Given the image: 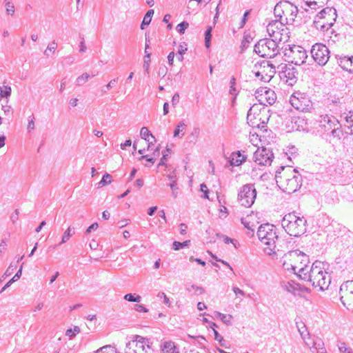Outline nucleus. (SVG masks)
I'll return each mask as SVG.
<instances>
[{"instance_id": "9d476101", "label": "nucleus", "mask_w": 353, "mask_h": 353, "mask_svg": "<svg viewBox=\"0 0 353 353\" xmlns=\"http://www.w3.org/2000/svg\"><path fill=\"white\" fill-rule=\"evenodd\" d=\"M285 56L289 62L296 65H301L305 63L307 58V51L300 46H293L285 50Z\"/></svg>"}, {"instance_id": "bf43d9fd", "label": "nucleus", "mask_w": 353, "mask_h": 353, "mask_svg": "<svg viewBox=\"0 0 353 353\" xmlns=\"http://www.w3.org/2000/svg\"><path fill=\"white\" fill-rule=\"evenodd\" d=\"M151 20H152L151 18H150V17L147 18L146 15H145L143 17V21L141 23V29L144 30L145 27L146 26H148L150 23Z\"/></svg>"}, {"instance_id": "a211bd4d", "label": "nucleus", "mask_w": 353, "mask_h": 353, "mask_svg": "<svg viewBox=\"0 0 353 353\" xmlns=\"http://www.w3.org/2000/svg\"><path fill=\"white\" fill-rule=\"evenodd\" d=\"M258 111H259V109L257 105L252 106L248 112L247 119L252 123V125H256L258 128H264L266 125L264 121H262L261 124L257 123L261 120L260 113L257 114Z\"/></svg>"}, {"instance_id": "412c9836", "label": "nucleus", "mask_w": 353, "mask_h": 353, "mask_svg": "<svg viewBox=\"0 0 353 353\" xmlns=\"http://www.w3.org/2000/svg\"><path fill=\"white\" fill-rule=\"evenodd\" d=\"M305 343L310 347L312 352H314L315 351L319 352L325 348L323 340L318 337L314 339H311L310 337H307V341H305Z\"/></svg>"}, {"instance_id": "aec40b11", "label": "nucleus", "mask_w": 353, "mask_h": 353, "mask_svg": "<svg viewBox=\"0 0 353 353\" xmlns=\"http://www.w3.org/2000/svg\"><path fill=\"white\" fill-rule=\"evenodd\" d=\"M297 72L294 68L290 66H285V69L281 72V79H283L286 83L290 85H294L296 82Z\"/></svg>"}, {"instance_id": "4be33fe9", "label": "nucleus", "mask_w": 353, "mask_h": 353, "mask_svg": "<svg viewBox=\"0 0 353 353\" xmlns=\"http://www.w3.org/2000/svg\"><path fill=\"white\" fill-rule=\"evenodd\" d=\"M339 65L345 70L348 72L353 71V57H342L338 59Z\"/></svg>"}, {"instance_id": "6e6d98bb", "label": "nucleus", "mask_w": 353, "mask_h": 353, "mask_svg": "<svg viewBox=\"0 0 353 353\" xmlns=\"http://www.w3.org/2000/svg\"><path fill=\"white\" fill-rule=\"evenodd\" d=\"M159 298L163 299V303L168 307H171V302L169 298L166 296L164 292H159L157 295Z\"/></svg>"}, {"instance_id": "8fccbe9b", "label": "nucleus", "mask_w": 353, "mask_h": 353, "mask_svg": "<svg viewBox=\"0 0 353 353\" xmlns=\"http://www.w3.org/2000/svg\"><path fill=\"white\" fill-rule=\"evenodd\" d=\"M188 26L189 23L187 21H184L181 23L178 24L176 28L179 34H184L185 30L188 28Z\"/></svg>"}, {"instance_id": "c03bdc74", "label": "nucleus", "mask_w": 353, "mask_h": 353, "mask_svg": "<svg viewBox=\"0 0 353 353\" xmlns=\"http://www.w3.org/2000/svg\"><path fill=\"white\" fill-rule=\"evenodd\" d=\"M81 332L79 326H74L73 328H69L65 332V335L70 338L75 336L77 334Z\"/></svg>"}, {"instance_id": "58836bf2", "label": "nucleus", "mask_w": 353, "mask_h": 353, "mask_svg": "<svg viewBox=\"0 0 353 353\" xmlns=\"http://www.w3.org/2000/svg\"><path fill=\"white\" fill-rule=\"evenodd\" d=\"M111 181L112 176L106 173L103 176L102 179L98 183V188H101L105 185L110 184Z\"/></svg>"}, {"instance_id": "72a5a7b5", "label": "nucleus", "mask_w": 353, "mask_h": 353, "mask_svg": "<svg viewBox=\"0 0 353 353\" xmlns=\"http://www.w3.org/2000/svg\"><path fill=\"white\" fill-rule=\"evenodd\" d=\"M298 330L301 334L302 339L305 342L307 341V337H309V333L307 331V328L304 323H301V325L297 324Z\"/></svg>"}, {"instance_id": "0e129e2a", "label": "nucleus", "mask_w": 353, "mask_h": 353, "mask_svg": "<svg viewBox=\"0 0 353 353\" xmlns=\"http://www.w3.org/2000/svg\"><path fill=\"white\" fill-rule=\"evenodd\" d=\"M99 227V225L97 223H92L90 226L88 228V229L85 231V233L88 234L90 233L92 231L96 230Z\"/></svg>"}, {"instance_id": "774afa93", "label": "nucleus", "mask_w": 353, "mask_h": 353, "mask_svg": "<svg viewBox=\"0 0 353 353\" xmlns=\"http://www.w3.org/2000/svg\"><path fill=\"white\" fill-rule=\"evenodd\" d=\"M179 94L178 93H175L173 97H172V104L174 105H176L179 101Z\"/></svg>"}, {"instance_id": "4468645a", "label": "nucleus", "mask_w": 353, "mask_h": 353, "mask_svg": "<svg viewBox=\"0 0 353 353\" xmlns=\"http://www.w3.org/2000/svg\"><path fill=\"white\" fill-rule=\"evenodd\" d=\"M272 152L267 148H258L254 153L253 160L261 165H271L273 159Z\"/></svg>"}, {"instance_id": "09e8293b", "label": "nucleus", "mask_w": 353, "mask_h": 353, "mask_svg": "<svg viewBox=\"0 0 353 353\" xmlns=\"http://www.w3.org/2000/svg\"><path fill=\"white\" fill-rule=\"evenodd\" d=\"M190 242V241H185L182 243L178 242V241H174L172 243V248L174 250H179L181 248L188 246L189 245Z\"/></svg>"}, {"instance_id": "bb28decb", "label": "nucleus", "mask_w": 353, "mask_h": 353, "mask_svg": "<svg viewBox=\"0 0 353 353\" xmlns=\"http://www.w3.org/2000/svg\"><path fill=\"white\" fill-rule=\"evenodd\" d=\"M248 219V217L242 218L241 223L248 230L247 234L250 236H252L254 234V228L256 227V225L254 223H251Z\"/></svg>"}, {"instance_id": "7ed1b4c3", "label": "nucleus", "mask_w": 353, "mask_h": 353, "mask_svg": "<svg viewBox=\"0 0 353 353\" xmlns=\"http://www.w3.org/2000/svg\"><path fill=\"white\" fill-rule=\"evenodd\" d=\"M309 257L299 250H292L285 254L283 257V267L292 270L302 279L303 274L308 269Z\"/></svg>"}, {"instance_id": "7c9ffc66", "label": "nucleus", "mask_w": 353, "mask_h": 353, "mask_svg": "<svg viewBox=\"0 0 353 353\" xmlns=\"http://www.w3.org/2000/svg\"><path fill=\"white\" fill-rule=\"evenodd\" d=\"M22 268L23 264L21 265L19 270L15 274V275L2 288V289L0 291V294L2 293L6 288L10 287L12 283L17 281L18 279H20L22 274Z\"/></svg>"}, {"instance_id": "69168bd1", "label": "nucleus", "mask_w": 353, "mask_h": 353, "mask_svg": "<svg viewBox=\"0 0 353 353\" xmlns=\"http://www.w3.org/2000/svg\"><path fill=\"white\" fill-rule=\"evenodd\" d=\"M213 332L214 335V339L219 342L224 341V339L221 336L219 333L215 330L213 329Z\"/></svg>"}, {"instance_id": "0eeeda50", "label": "nucleus", "mask_w": 353, "mask_h": 353, "mask_svg": "<svg viewBox=\"0 0 353 353\" xmlns=\"http://www.w3.org/2000/svg\"><path fill=\"white\" fill-rule=\"evenodd\" d=\"M319 126L325 132H330L339 139L343 136L341 125L338 119L332 115H321L319 120Z\"/></svg>"}, {"instance_id": "f257e3e1", "label": "nucleus", "mask_w": 353, "mask_h": 353, "mask_svg": "<svg viewBox=\"0 0 353 353\" xmlns=\"http://www.w3.org/2000/svg\"><path fill=\"white\" fill-rule=\"evenodd\" d=\"M275 180L279 188L288 194L295 192L302 184V176L290 166L281 167L276 171Z\"/></svg>"}, {"instance_id": "f3484780", "label": "nucleus", "mask_w": 353, "mask_h": 353, "mask_svg": "<svg viewBox=\"0 0 353 353\" xmlns=\"http://www.w3.org/2000/svg\"><path fill=\"white\" fill-rule=\"evenodd\" d=\"M283 10H284L285 18L283 21L286 23L294 22L298 13L297 7L289 1H283Z\"/></svg>"}, {"instance_id": "5fc2aeb1", "label": "nucleus", "mask_w": 353, "mask_h": 353, "mask_svg": "<svg viewBox=\"0 0 353 353\" xmlns=\"http://www.w3.org/2000/svg\"><path fill=\"white\" fill-rule=\"evenodd\" d=\"M305 4L308 8H310L312 10H316L317 8L322 7V5H319L318 2L316 1L315 0L306 1Z\"/></svg>"}, {"instance_id": "b1692460", "label": "nucleus", "mask_w": 353, "mask_h": 353, "mask_svg": "<svg viewBox=\"0 0 353 353\" xmlns=\"http://www.w3.org/2000/svg\"><path fill=\"white\" fill-rule=\"evenodd\" d=\"M281 285L284 290L293 294H296L299 289V285L294 281H283Z\"/></svg>"}, {"instance_id": "20e7f679", "label": "nucleus", "mask_w": 353, "mask_h": 353, "mask_svg": "<svg viewBox=\"0 0 353 353\" xmlns=\"http://www.w3.org/2000/svg\"><path fill=\"white\" fill-rule=\"evenodd\" d=\"M257 236L264 245L263 251L269 256H274L281 250L276 246V242L279 237L276 228L271 224L261 225L257 230Z\"/></svg>"}, {"instance_id": "ddd939ff", "label": "nucleus", "mask_w": 353, "mask_h": 353, "mask_svg": "<svg viewBox=\"0 0 353 353\" xmlns=\"http://www.w3.org/2000/svg\"><path fill=\"white\" fill-rule=\"evenodd\" d=\"M340 299L345 307L353 310V281H348L341 285Z\"/></svg>"}, {"instance_id": "603ef678", "label": "nucleus", "mask_w": 353, "mask_h": 353, "mask_svg": "<svg viewBox=\"0 0 353 353\" xmlns=\"http://www.w3.org/2000/svg\"><path fill=\"white\" fill-rule=\"evenodd\" d=\"M169 186L170 187L171 190H172V196L175 199L178 196V192H177V190H178V187H177V185H176V180H173L170 184H169Z\"/></svg>"}, {"instance_id": "4c0bfd02", "label": "nucleus", "mask_w": 353, "mask_h": 353, "mask_svg": "<svg viewBox=\"0 0 353 353\" xmlns=\"http://www.w3.org/2000/svg\"><path fill=\"white\" fill-rule=\"evenodd\" d=\"M286 155L288 156V159L292 160V158H295L298 155V149L292 145L289 147L285 152Z\"/></svg>"}, {"instance_id": "37998d69", "label": "nucleus", "mask_w": 353, "mask_h": 353, "mask_svg": "<svg viewBox=\"0 0 353 353\" xmlns=\"http://www.w3.org/2000/svg\"><path fill=\"white\" fill-rule=\"evenodd\" d=\"M187 290L189 292H194L195 294H202L205 292L204 289L202 287L196 285H192L190 287L187 288Z\"/></svg>"}, {"instance_id": "dca6fc26", "label": "nucleus", "mask_w": 353, "mask_h": 353, "mask_svg": "<svg viewBox=\"0 0 353 353\" xmlns=\"http://www.w3.org/2000/svg\"><path fill=\"white\" fill-rule=\"evenodd\" d=\"M259 95L256 97L260 103L263 105H272L276 100V96L274 90L263 88L258 91Z\"/></svg>"}, {"instance_id": "cd10ccee", "label": "nucleus", "mask_w": 353, "mask_h": 353, "mask_svg": "<svg viewBox=\"0 0 353 353\" xmlns=\"http://www.w3.org/2000/svg\"><path fill=\"white\" fill-rule=\"evenodd\" d=\"M148 41L146 38L145 39V55L144 57L143 68L145 69V70L147 73L149 72V67H150V56H151V53L148 52V48H149V44H148Z\"/></svg>"}, {"instance_id": "ea45409f", "label": "nucleus", "mask_w": 353, "mask_h": 353, "mask_svg": "<svg viewBox=\"0 0 353 353\" xmlns=\"http://www.w3.org/2000/svg\"><path fill=\"white\" fill-rule=\"evenodd\" d=\"M90 77V76L88 73L82 74L77 78L76 84L79 86L83 85L88 81Z\"/></svg>"}, {"instance_id": "c85d7f7f", "label": "nucleus", "mask_w": 353, "mask_h": 353, "mask_svg": "<svg viewBox=\"0 0 353 353\" xmlns=\"http://www.w3.org/2000/svg\"><path fill=\"white\" fill-rule=\"evenodd\" d=\"M283 6H284L283 1H281L275 6L274 10V13L275 17L276 18L279 19V21H283V18H284V14H283L284 10H283Z\"/></svg>"}, {"instance_id": "49530a36", "label": "nucleus", "mask_w": 353, "mask_h": 353, "mask_svg": "<svg viewBox=\"0 0 353 353\" xmlns=\"http://www.w3.org/2000/svg\"><path fill=\"white\" fill-rule=\"evenodd\" d=\"M117 351L111 345H105L99 350H97L95 353H115Z\"/></svg>"}, {"instance_id": "e433bc0d", "label": "nucleus", "mask_w": 353, "mask_h": 353, "mask_svg": "<svg viewBox=\"0 0 353 353\" xmlns=\"http://www.w3.org/2000/svg\"><path fill=\"white\" fill-rule=\"evenodd\" d=\"M185 124L183 121L180 122L177 125L176 128L174 130V137H182L183 135V131L185 129Z\"/></svg>"}, {"instance_id": "c756f323", "label": "nucleus", "mask_w": 353, "mask_h": 353, "mask_svg": "<svg viewBox=\"0 0 353 353\" xmlns=\"http://www.w3.org/2000/svg\"><path fill=\"white\" fill-rule=\"evenodd\" d=\"M345 127L350 130V133L353 134V111H350L345 117Z\"/></svg>"}, {"instance_id": "a19ab883", "label": "nucleus", "mask_w": 353, "mask_h": 353, "mask_svg": "<svg viewBox=\"0 0 353 353\" xmlns=\"http://www.w3.org/2000/svg\"><path fill=\"white\" fill-rule=\"evenodd\" d=\"M212 28L211 26H208L205 32V45L207 48L210 46V41L212 38Z\"/></svg>"}, {"instance_id": "1a4fd4ad", "label": "nucleus", "mask_w": 353, "mask_h": 353, "mask_svg": "<svg viewBox=\"0 0 353 353\" xmlns=\"http://www.w3.org/2000/svg\"><path fill=\"white\" fill-rule=\"evenodd\" d=\"M290 103L294 109L301 112H310L313 109L310 97L301 92H294L290 98Z\"/></svg>"}, {"instance_id": "052dcab7", "label": "nucleus", "mask_w": 353, "mask_h": 353, "mask_svg": "<svg viewBox=\"0 0 353 353\" xmlns=\"http://www.w3.org/2000/svg\"><path fill=\"white\" fill-rule=\"evenodd\" d=\"M186 46L187 45L185 43H183L179 45L178 50L179 54L181 55L185 53L188 50Z\"/></svg>"}, {"instance_id": "de8ad7c7", "label": "nucleus", "mask_w": 353, "mask_h": 353, "mask_svg": "<svg viewBox=\"0 0 353 353\" xmlns=\"http://www.w3.org/2000/svg\"><path fill=\"white\" fill-rule=\"evenodd\" d=\"M72 228L70 227H69L63 233V236H62V239H61V243H59L61 244V243H66L69 239L73 235L74 232L72 233Z\"/></svg>"}, {"instance_id": "2f4dec72", "label": "nucleus", "mask_w": 353, "mask_h": 353, "mask_svg": "<svg viewBox=\"0 0 353 353\" xmlns=\"http://www.w3.org/2000/svg\"><path fill=\"white\" fill-rule=\"evenodd\" d=\"M159 148H157L155 151L153 152L152 157H150L148 154L143 155L139 158V160L145 159L148 162L153 164L155 162L157 157H159Z\"/></svg>"}, {"instance_id": "6ab92c4d", "label": "nucleus", "mask_w": 353, "mask_h": 353, "mask_svg": "<svg viewBox=\"0 0 353 353\" xmlns=\"http://www.w3.org/2000/svg\"><path fill=\"white\" fill-rule=\"evenodd\" d=\"M261 65H263V70L262 72H256V76L259 77L261 75V80L264 81L270 80L276 72L275 66L267 61H263Z\"/></svg>"}, {"instance_id": "864d4df0", "label": "nucleus", "mask_w": 353, "mask_h": 353, "mask_svg": "<svg viewBox=\"0 0 353 353\" xmlns=\"http://www.w3.org/2000/svg\"><path fill=\"white\" fill-rule=\"evenodd\" d=\"M117 83V79H113L110 80L109 81V83L106 85H105L104 89L102 90V92H103L104 93L107 92L110 89L114 88Z\"/></svg>"}, {"instance_id": "3c124183", "label": "nucleus", "mask_w": 353, "mask_h": 353, "mask_svg": "<svg viewBox=\"0 0 353 353\" xmlns=\"http://www.w3.org/2000/svg\"><path fill=\"white\" fill-rule=\"evenodd\" d=\"M338 347L341 353H353L352 350L350 347H347L344 342H340Z\"/></svg>"}, {"instance_id": "2eb2a0df", "label": "nucleus", "mask_w": 353, "mask_h": 353, "mask_svg": "<svg viewBox=\"0 0 353 353\" xmlns=\"http://www.w3.org/2000/svg\"><path fill=\"white\" fill-rule=\"evenodd\" d=\"M317 17L321 19H327V21L322 22L321 25V29L324 31L328 30L332 26L336 20V12L334 8H326L319 12Z\"/></svg>"}, {"instance_id": "4d7b16f0", "label": "nucleus", "mask_w": 353, "mask_h": 353, "mask_svg": "<svg viewBox=\"0 0 353 353\" xmlns=\"http://www.w3.org/2000/svg\"><path fill=\"white\" fill-rule=\"evenodd\" d=\"M235 81H236L235 78L232 77L230 79V90H229L230 94L234 95V96L236 95V88L234 87Z\"/></svg>"}, {"instance_id": "680f3d73", "label": "nucleus", "mask_w": 353, "mask_h": 353, "mask_svg": "<svg viewBox=\"0 0 353 353\" xmlns=\"http://www.w3.org/2000/svg\"><path fill=\"white\" fill-rule=\"evenodd\" d=\"M34 117L32 116L30 117V119L28 120V130L29 131L32 130L34 129Z\"/></svg>"}, {"instance_id": "9b49d317", "label": "nucleus", "mask_w": 353, "mask_h": 353, "mask_svg": "<svg viewBox=\"0 0 353 353\" xmlns=\"http://www.w3.org/2000/svg\"><path fill=\"white\" fill-rule=\"evenodd\" d=\"M256 196V190L252 184H246L243 185L239 194L238 201L239 203L245 208L251 207Z\"/></svg>"}, {"instance_id": "f704fd0d", "label": "nucleus", "mask_w": 353, "mask_h": 353, "mask_svg": "<svg viewBox=\"0 0 353 353\" xmlns=\"http://www.w3.org/2000/svg\"><path fill=\"white\" fill-rule=\"evenodd\" d=\"M138 343L135 342H128L125 345L124 353H137Z\"/></svg>"}, {"instance_id": "a18cd8bd", "label": "nucleus", "mask_w": 353, "mask_h": 353, "mask_svg": "<svg viewBox=\"0 0 353 353\" xmlns=\"http://www.w3.org/2000/svg\"><path fill=\"white\" fill-rule=\"evenodd\" d=\"M123 299L129 302H137L139 303L141 300V297L139 295L134 296L132 294H127L124 296Z\"/></svg>"}, {"instance_id": "6e6552de", "label": "nucleus", "mask_w": 353, "mask_h": 353, "mask_svg": "<svg viewBox=\"0 0 353 353\" xmlns=\"http://www.w3.org/2000/svg\"><path fill=\"white\" fill-rule=\"evenodd\" d=\"M267 32L270 37L278 42H285L290 37L289 29L283 21L273 20L267 26Z\"/></svg>"}, {"instance_id": "473e14b6", "label": "nucleus", "mask_w": 353, "mask_h": 353, "mask_svg": "<svg viewBox=\"0 0 353 353\" xmlns=\"http://www.w3.org/2000/svg\"><path fill=\"white\" fill-rule=\"evenodd\" d=\"M132 342H135L138 343V347L137 348H141L142 350H145V345L147 343H149L148 340L141 336H136V339L134 341H132Z\"/></svg>"}, {"instance_id": "f03ea898", "label": "nucleus", "mask_w": 353, "mask_h": 353, "mask_svg": "<svg viewBox=\"0 0 353 353\" xmlns=\"http://www.w3.org/2000/svg\"><path fill=\"white\" fill-rule=\"evenodd\" d=\"M302 280L310 282L315 288L319 287L321 290L327 289L331 283L330 276L325 270V264L319 261L308 268L303 274Z\"/></svg>"}, {"instance_id": "393cba45", "label": "nucleus", "mask_w": 353, "mask_h": 353, "mask_svg": "<svg viewBox=\"0 0 353 353\" xmlns=\"http://www.w3.org/2000/svg\"><path fill=\"white\" fill-rule=\"evenodd\" d=\"M163 353H179V350L172 341H165L161 345Z\"/></svg>"}, {"instance_id": "f8f14e48", "label": "nucleus", "mask_w": 353, "mask_h": 353, "mask_svg": "<svg viewBox=\"0 0 353 353\" xmlns=\"http://www.w3.org/2000/svg\"><path fill=\"white\" fill-rule=\"evenodd\" d=\"M314 61L319 65H325L330 59L328 48L322 43H315L311 49Z\"/></svg>"}, {"instance_id": "13d9d810", "label": "nucleus", "mask_w": 353, "mask_h": 353, "mask_svg": "<svg viewBox=\"0 0 353 353\" xmlns=\"http://www.w3.org/2000/svg\"><path fill=\"white\" fill-rule=\"evenodd\" d=\"M134 308L136 311H137L139 312L146 313L148 312V310L143 305H141V304L134 305Z\"/></svg>"}, {"instance_id": "39448f33", "label": "nucleus", "mask_w": 353, "mask_h": 353, "mask_svg": "<svg viewBox=\"0 0 353 353\" xmlns=\"http://www.w3.org/2000/svg\"><path fill=\"white\" fill-rule=\"evenodd\" d=\"M307 221L303 216H298L295 212L285 214L281 225L285 232L293 236H299L306 232Z\"/></svg>"}, {"instance_id": "5701e85b", "label": "nucleus", "mask_w": 353, "mask_h": 353, "mask_svg": "<svg viewBox=\"0 0 353 353\" xmlns=\"http://www.w3.org/2000/svg\"><path fill=\"white\" fill-rule=\"evenodd\" d=\"M140 136L142 139L148 142V150H149L153 145V143L156 141L155 137L146 127L141 128L140 130Z\"/></svg>"}, {"instance_id": "e2e57ef3", "label": "nucleus", "mask_w": 353, "mask_h": 353, "mask_svg": "<svg viewBox=\"0 0 353 353\" xmlns=\"http://www.w3.org/2000/svg\"><path fill=\"white\" fill-rule=\"evenodd\" d=\"M6 11L8 14H13L14 13V7L13 4L8 3L6 4Z\"/></svg>"}, {"instance_id": "c9c22d12", "label": "nucleus", "mask_w": 353, "mask_h": 353, "mask_svg": "<svg viewBox=\"0 0 353 353\" xmlns=\"http://www.w3.org/2000/svg\"><path fill=\"white\" fill-rule=\"evenodd\" d=\"M11 87L8 85L0 86V96L1 97L8 98L11 95Z\"/></svg>"}, {"instance_id": "a878e982", "label": "nucleus", "mask_w": 353, "mask_h": 353, "mask_svg": "<svg viewBox=\"0 0 353 353\" xmlns=\"http://www.w3.org/2000/svg\"><path fill=\"white\" fill-rule=\"evenodd\" d=\"M214 314L215 318L219 319L224 324L227 325H232L233 316L231 314H225L217 311L214 312Z\"/></svg>"}, {"instance_id": "79ce46f5", "label": "nucleus", "mask_w": 353, "mask_h": 353, "mask_svg": "<svg viewBox=\"0 0 353 353\" xmlns=\"http://www.w3.org/2000/svg\"><path fill=\"white\" fill-rule=\"evenodd\" d=\"M57 48V42L55 41H52L50 43L48 44L46 50L44 51V54L46 57H49L50 52L54 53Z\"/></svg>"}, {"instance_id": "423d86ee", "label": "nucleus", "mask_w": 353, "mask_h": 353, "mask_svg": "<svg viewBox=\"0 0 353 353\" xmlns=\"http://www.w3.org/2000/svg\"><path fill=\"white\" fill-rule=\"evenodd\" d=\"M279 43L274 39H263L254 46V52L261 57L273 58L279 52Z\"/></svg>"}, {"instance_id": "338daca9", "label": "nucleus", "mask_w": 353, "mask_h": 353, "mask_svg": "<svg viewBox=\"0 0 353 353\" xmlns=\"http://www.w3.org/2000/svg\"><path fill=\"white\" fill-rule=\"evenodd\" d=\"M232 290L236 296L241 295L243 296L245 295L244 292L237 287H233Z\"/></svg>"}]
</instances>
